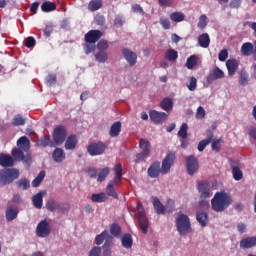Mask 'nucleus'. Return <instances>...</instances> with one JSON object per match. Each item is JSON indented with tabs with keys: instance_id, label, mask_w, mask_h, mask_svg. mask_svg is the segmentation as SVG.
I'll use <instances>...</instances> for the list:
<instances>
[{
	"instance_id": "1",
	"label": "nucleus",
	"mask_w": 256,
	"mask_h": 256,
	"mask_svg": "<svg viewBox=\"0 0 256 256\" xmlns=\"http://www.w3.org/2000/svg\"><path fill=\"white\" fill-rule=\"evenodd\" d=\"M175 159H177V154L174 152L168 153L165 158L162 161V167L161 162H154L149 168H148V175L152 179L157 178V176L161 173V175H167L169 171H171V166L175 163Z\"/></svg>"
},
{
	"instance_id": "2",
	"label": "nucleus",
	"mask_w": 256,
	"mask_h": 256,
	"mask_svg": "<svg viewBox=\"0 0 256 256\" xmlns=\"http://www.w3.org/2000/svg\"><path fill=\"white\" fill-rule=\"evenodd\" d=\"M231 203V196H229L225 191L216 192L211 200L212 209L216 213H223L225 209L229 208Z\"/></svg>"
},
{
	"instance_id": "3",
	"label": "nucleus",
	"mask_w": 256,
	"mask_h": 256,
	"mask_svg": "<svg viewBox=\"0 0 256 256\" xmlns=\"http://www.w3.org/2000/svg\"><path fill=\"white\" fill-rule=\"evenodd\" d=\"M176 227L179 235H187V233H191L193 229L191 228V220L187 214H180L176 219Z\"/></svg>"
},
{
	"instance_id": "4",
	"label": "nucleus",
	"mask_w": 256,
	"mask_h": 256,
	"mask_svg": "<svg viewBox=\"0 0 256 256\" xmlns=\"http://www.w3.org/2000/svg\"><path fill=\"white\" fill-rule=\"evenodd\" d=\"M211 185L207 181H201L198 183V191L200 194L199 207L203 209H209V202L205 201L210 196Z\"/></svg>"
},
{
	"instance_id": "5",
	"label": "nucleus",
	"mask_w": 256,
	"mask_h": 256,
	"mask_svg": "<svg viewBox=\"0 0 256 256\" xmlns=\"http://www.w3.org/2000/svg\"><path fill=\"white\" fill-rule=\"evenodd\" d=\"M152 203L157 215H165L166 213H173L174 211L175 202H173V200L171 199L167 201V207H165V205H163V203H161V200H159V198L157 197H152Z\"/></svg>"
},
{
	"instance_id": "6",
	"label": "nucleus",
	"mask_w": 256,
	"mask_h": 256,
	"mask_svg": "<svg viewBox=\"0 0 256 256\" xmlns=\"http://www.w3.org/2000/svg\"><path fill=\"white\" fill-rule=\"evenodd\" d=\"M15 179H19V170L15 168L5 169L0 172V185H9Z\"/></svg>"
},
{
	"instance_id": "7",
	"label": "nucleus",
	"mask_w": 256,
	"mask_h": 256,
	"mask_svg": "<svg viewBox=\"0 0 256 256\" xmlns=\"http://www.w3.org/2000/svg\"><path fill=\"white\" fill-rule=\"evenodd\" d=\"M53 142L55 145H63L67 139V128L65 126H57L52 134Z\"/></svg>"
},
{
	"instance_id": "8",
	"label": "nucleus",
	"mask_w": 256,
	"mask_h": 256,
	"mask_svg": "<svg viewBox=\"0 0 256 256\" xmlns=\"http://www.w3.org/2000/svg\"><path fill=\"white\" fill-rule=\"evenodd\" d=\"M36 235L41 239H45L51 235V224L47 220H41L36 227Z\"/></svg>"
},
{
	"instance_id": "9",
	"label": "nucleus",
	"mask_w": 256,
	"mask_h": 256,
	"mask_svg": "<svg viewBox=\"0 0 256 256\" xmlns=\"http://www.w3.org/2000/svg\"><path fill=\"white\" fill-rule=\"evenodd\" d=\"M150 121L154 123V125H163L165 121L169 119V114L165 112H159L157 110H151L149 112Z\"/></svg>"
},
{
	"instance_id": "10",
	"label": "nucleus",
	"mask_w": 256,
	"mask_h": 256,
	"mask_svg": "<svg viewBox=\"0 0 256 256\" xmlns=\"http://www.w3.org/2000/svg\"><path fill=\"white\" fill-rule=\"evenodd\" d=\"M105 143L103 142H96V143H91L87 147V152L91 157H97V155H103L105 153Z\"/></svg>"
},
{
	"instance_id": "11",
	"label": "nucleus",
	"mask_w": 256,
	"mask_h": 256,
	"mask_svg": "<svg viewBox=\"0 0 256 256\" xmlns=\"http://www.w3.org/2000/svg\"><path fill=\"white\" fill-rule=\"evenodd\" d=\"M23 151L20 148H13L12 149V157H14L15 161H24V163H31V155L28 152Z\"/></svg>"
},
{
	"instance_id": "12",
	"label": "nucleus",
	"mask_w": 256,
	"mask_h": 256,
	"mask_svg": "<svg viewBox=\"0 0 256 256\" xmlns=\"http://www.w3.org/2000/svg\"><path fill=\"white\" fill-rule=\"evenodd\" d=\"M188 175H195L199 170V160L195 156H189L186 160Z\"/></svg>"
},
{
	"instance_id": "13",
	"label": "nucleus",
	"mask_w": 256,
	"mask_h": 256,
	"mask_svg": "<svg viewBox=\"0 0 256 256\" xmlns=\"http://www.w3.org/2000/svg\"><path fill=\"white\" fill-rule=\"evenodd\" d=\"M101 37H103L101 30H90L85 34L84 39L86 43L95 44Z\"/></svg>"
},
{
	"instance_id": "14",
	"label": "nucleus",
	"mask_w": 256,
	"mask_h": 256,
	"mask_svg": "<svg viewBox=\"0 0 256 256\" xmlns=\"http://www.w3.org/2000/svg\"><path fill=\"white\" fill-rule=\"evenodd\" d=\"M229 163L232 169L233 179L235 181H241V179H243V171H241V168H239V162L233 159H230Z\"/></svg>"
},
{
	"instance_id": "15",
	"label": "nucleus",
	"mask_w": 256,
	"mask_h": 256,
	"mask_svg": "<svg viewBox=\"0 0 256 256\" xmlns=\"http://www.w3.org/2000/svg\"><path fill=\"white\" fill-rule=\"evenodd\" d=\"M223 77H225L223 70H221L219 67H216L208 74L206 81L209 85H211L213 81L223 79Z\"/></svg>"
},
{
	"instance_id": "16",
	"label": "nucleus",
	"mask_w": 256,
	"mask_h": 256,
	"mask_svg": "<svg viewBox=\"0 0 256 256\" xmlns=\"http://www.w3.org/2000/svg\"><path fill=\"white\" fill-rule=\"evenodd\" d=\"M122 54H123V57L126 59L127 63H129L130 67H133L134 65L137 64V53L127 48H124L122 50Z\"/></svg>"
},
{
	"instance_id": "17",
	"label": "nucleus",
	"mask_w": 256,
	"mask_h": 256,
	"mask_svg": "<svg viewBox=\"0 0 256 256\" xmlns=\"http://www.w3.org/2000/svg\"><path fill=\"white\" fill-rule=\"evenodd\" d=\"M19 215V208L13 204H9L6 209V220L15 221Z\"/></svg>"
},
{
	"instance_id": "18",
	"label": "nucleus",
	"mask_w": 256,
	"mask_h": 256,
	"mask_svg": "<svg viewBox=\"0 0 256 256\" xmlns=\"http://www.w3.org/2000/svg\"><path fill=\"white\" fill-rule=\"evenodd\" d=\"M15 165V159L9 155L0 153V167H13Z\"/></svg>"
},
{
	"instance_id": "19",
	"label": "nucleus",
	"mask_w": 256,
	"mask_h": 256,
	"mask_svg": "<svg viewBox=\"0 0 256 256\" xmlns=\"http://www.w3.org/2000/svg\"><path fill=\"white\" fill-rule=\"evenodd\" d=\"M18 149H22L24 153H29V149H31V142L27 136H22L17 141Z\"/></svg>"
},
{
	"instance_id": "20",
	"label": "nucleus",
	"mask_w": 256,
	"mask_h": 256,
	"mask_svg": "<svg viewBox=\"0 0 256 256\" xmlns=\"http://www.w3.org/2000/svg\"><path fill=\"white\" fill-rule=\"evenodd\" d=\"M196 221H198L200 227H207V223H209V214L203 210L197 211Z\"/></svg>"
},
{
	"instance_id": "21",
	"label": "nucleus",
	"mask_w": 256,
	"mask_h": 256,
	"mask_svg": "<svg viewBox=\"0 0 256 256\" xmlns=\"http://www.w3.org/2000/svg\"><path fill=\"white\" fill-rule=\"evenodd\" d=\"M256 246V236L254 237H247L240 241V248L241 249H251Z\"/></svg>"
},
{
	"instance_id": "22",
	"label": "nucleus",
	"mask_w": 256,
	"mask_h": 256,
	"mask_svg": "<svg viewBox=\"0 0 256 256\" xmlns=\"http://www.w3.org/2000/svg\"><path fill=\"white\" fill-rule=\"evenodd\" d=\"M226 67L228 69V75L233 76L237 69H239V62L236 59H228L226 61Z\"/></svg>"
},
{
	"instance_id": "23",
	"label": "nucleus",
	"mask_w": 256,
	"mask_h": 256,
	"mask_svg": "<svg viewBox=\"0 0 256 256\" xmlns=\"http://www.w3.org/2000/svg\"><path fill=\"white\" fill-rule=\"evenodd\" d=\"M47 192H38L32 197L33 206L36 209H41L43 207V195H46Z\"/></svg>"
},
{
	"instance_id": "24",
	"label": "nucleus",
	"mask_w": 256,
	"mask_h": 256,
	"mask_svg": "<svg viewBox=\"0 0 256 256\" xmlns=\"http://www.w3.org/2000/svg\"><path fill=\"white\" fill-rule=\"evenodd\" d=\"M55 163H63L65 161V151L62 148H56L52 154Z\"/></svg>"
},
{
	"instance_id": "25",
	"label": "nucleus",
	"mask_w": 256,
	"mask_h": 256,
	"mask_svg": "<svg viewBox=\"0 0 256 256\" xmlns=\"http://www.w3.org/2000/svg\"><path fill=\"white\" fill-rule=\"evenodd\" d=\"M211 44V38L208 33H203L198 37V45L202 47V49H207Z\"/></svg>"
},
{
	"instance_id": "26",
	"label": "nucleus",
	"mask_w": 256,
	"mask_h": 256,
	"mask_svg": "<svg viewBox=\"0 0 256 256\" xmlns=\"http://www.w3.org/2000/svg\"><path fill=\"white\" fill-rule=\"evenodd\" d=\"M77 136L76 135H70L65 142V149L67 151H73V149H75V147H77Z\"/></svg>"
},
{
	"instance_id": "27",
	"label": "nucleus",
	"mask_w": 256,
	"mask_h": 256,
	"mask_svg": "<svg viewBox=\"0 0 256 256\" xmlns=\"http://www.w3.org/2000/svg\"><path fill=\"white\" fill-rule=\"evenodd\" d=\"M121 127V121L114 122L110 127V137H119V135L121 134Z\"/></svg>"
},
{
	"instance_id": "28",
	"label": "nucleus",
	"mask_w": 256,
	"mask_h": 256,
	"mask_svg": "<svg viewBox=\"0 0 256 256\" xmlns=\"http://www.w3.org/2000/svg\"><path fill=\"white\" fill-rule=\"evenodd\" d=\"M113 241V238L109 235V231L104 230L101 234L97 235L95 238L96 245H102L104 241Z\"/></svg>"
},
{
	"instance_id": "29",
	"label": "nucleus",
	"mask_w": 256,
	"mask_h": 256,
	"mask_svg": "<svg viewBox=\"0 0 256 256\" xmlns=\"http://www.w3.org/2000/svg\"><path fill=\"white\" fill-rule=\"evenodd\" d=\"M139 147L142 150V153H146V155H151V142L147 139H140Z\"/></svg>"
},
{
	"instance_id": "30",
	"label": "nucleus",
	"mask_w": 256,
	"mask_h": 256,
	"mask_svg": "<svg viewBox=\"0 0 256 256\" xmlns=\"http://www.w3.org/2000/svg\"><path fill=\"white\" fill-rule=\"evenodd\" d=\"M164 57L167 59V61H170V63H175V61H177L179 58V53L175 49H168L165 52Z\"/></svg>"
},
{
	"instance_id": "31",
	"label": "nucleus",
	"mask_w": 256,
	"mask_h": 256,
	"mask_svg": "<svg viewBox=\"0 0 256 256\" xmlns=\"http://www.w3.org/2000/svg\"><path fill=\"white\" fill-rule=\"evenodd\" d=\"M139 220V227L144 235H147L149 231V220L147 219V216H142L138 218Z\"/></svg>"
},
{
	"instance_id": "32",
	"label": "nucleus",
	"mask_w": 256,
	"mask_h": 256,
	"mask_svg": "<svg viewBox=\"0 0 256 256\" xmlns=\"http://www.w3.org/2000/svg\"><path fill=\"white\" fill-rule=\"evenodd\" d=\"M254 51H253V44L250 42H246L242 45L241 47V54L244 57H249L250 55H253Z\"/></svg>"
},
{
	"instance_id": "33",
	"label": "nucleus",
	"mask_w": 256,
	"mask_h": 256,
	"mask_svg": "<svg viewBox=\"0 0 256 256\" xmlns=\"http://www.w3.org/2000/svg\"><path fill=\"white\" fill-rule=\"evenodd\" d=\"M160 107L163 109V111H172L173 110V100L171 98H164L160 102Z\"/></svg>"
},
{
	"instance_id": "34",
	"label": "nucleus",
	"mask_w": 256,
	"mask_h": 256,
	"mask_svg": "<svg viewBox=\"0 0 256 256\" xmlns=\"http://www.w3.org/2000/svg\"><path fill=\"white\" fill-rule=\"evenodd\" d=\"M122 247H124V249H131L133 247V238L131 237V234L123 235Z\"/></svg>"
},
{
	"instance_id": "35",
	"label": "nucleus",
	"mask_w": 256,
	"mask_h": 256,
	"mask_svg": "<svg viewBox=\"0 0 256 256\" xmlns=\"http://www.w3.org/2000/svg\"><path fill=\"white\" fill-rule=\"evenodd\" d=\"M91 201L93 203H105V201H107V194H105V192L92 194Z\"/></svg>"
},
{
	"instance_id": "36",
	"label": "nucleus",
	"mask_w": 256,
	"mask_h": 256,
	"mask_svg": "<svg viewBox=\"0 0 256 256\" xmlns=\"http://www.w3.org/2000/svg\"><path fill=\"white\" fill-rule=\"evenodd\" d=\"M41 9L44 13H51L57 9V5L51 1H46L41 5Z\"/></svg>"
},
{
	"instance_id": "37",
	"label": "nucleus",
	"mask_w": 256,
	"mask_h": 256,
	"mask_svg": "<svg viewBox=\"0 0 256 256\" xmlns=\"http://www.w3.org/2000/svg\"><path fill=\"white\" fill-rule=\"evenodd\" d=\"M106 193L109 197H113L114 199H119V195L115 190V185H113V181H110L106 188Z\"/></svg>"
},
{
	"instance_id": "38",
	"label": "nucleus",
	"mask_w": 256,
	"mask_h": 256,
	"mask_svg": "<svg viewBox=\"0 0 256 256\" xmlns=\"http://www.w3.org/2000/svg\"><path fill=\"white\" fill-rule=\"evenodd\" d=\"M113 245V240L106 239L102 246V256H111V246Z\"/></svg>"
},
{
	"instance_id": "39",
	"label": "nucleus",
	"mask_w": 256,
	"mask_h": 256,
	"mask_svg": "<svg viewBox=\"0 0 256 256\" xmlns=\"http://www.w3.org/2000/svg\"><path fill=\"white\" fill-rule=\"evenodd\" d=\"M103 7V2L101 0H92L88 4L89 11H99Z\"/></svg>"
},
{
	"instance_id": "40",
	"label": "nucleus",
	"mask_w": 256,
	"mask_h": 256,
	"mask_svg": "<svg viewBox=\"0 0 256 256\" xmlns=\"http://www.w3.org/2000/svg\"><path fill=\"white\" fill-rule=\"evenodd\" d=\"M212 139H213V134L210 133L208 135V139L201 140L198 144V151L200 153L205 151V147H207V145H209V143H211Z\"/></svg>"
},
{
	"instance_id": "41",
	"label": "nucleus",
	"mask_w": 256,
	"mask_h": 256,
	"mask_svg": "<svg viewBox=\"0 0 256 256\" xmlns=\"http://www.w3.org/2000/svg\"><path fill=\"white\" fill-rule=\"evenodd\" d=\"M59 203L53 199H50L46 202V209L48 211H51L52 213H55L59 209Z\"/></svg>"
},
{
	"instance_id": "42",
	"label": "nucleus",
	"mask_w": 256,
	"mask_h": 256,
	"mask_svg": "<svg viewBox=\"0 0 256 256\" xmlns=\"http://www.w3.org/2000/svg\"><path fill=\"white\" fill-rule=\"evenodd\" d=\"M171 21H174V23H181L182 21H185V14L181 12H174L170 14Z\"/></svg>"
},
{
	"instance_id": "43",
	"label": "nucleus",
	"mask_w": 256,
	"mask_h": 256,
	"mask_svg": "<svg viewBox=\"0 0 256 256\" xmlns=\"http://www.w3.org/2000/svg\"><path fill=\"white\" fill-rule=\"evenodd\" d=\"M109 173H110L109 167L103 168L98 174V177H97L98 183H103V181H105V179H107V177L109 176Z\"/></svg>"
},
{
	"instance_id": "44",
	"label": "nucleus",
	"mask_w": 256,
	"mask_h": 256,
	"mask_svg": "<svg viewBox=\"0 0 256 256\" xmlns=\"http://www.w3.org/2000/svg\"><path fill=\"white\" fill-rule=\"evenodd\" d=\"M110 233L113 237H121V226L117 223H113L110 226Z\"/></svg>"
},
{
	"instance_id": "45",
	"label": "nucleus",
	"mask_w": 256,
	"mask_h": 256,
	"mask_svg": "<svg viewBox=\"0 0 256 256\" xmlns=\"http://www.w3.org/2000/svg\"><path fill=\"white\" fill-rule=\"evenodd\" d=\"M45 179V171H40L38 176L32 181V187H39Z\"/></svg>"
},
{
	"instance_id": "46",
	"label": "nucleus",
	"mask_w": 256,
	"mask_h": 256,
	"mask_svg": "<svg viewBox=\"0 0 256 256\" xmlns=\"http://www.w3.org/2000/svg\"><path fill=\"white\" fill-rule=\"evenodd\" d=\"M17 187L22 189L23 191H27L29 187H31V182L27 178L21 179L20 181L16 182Z\"/></svg>"
},
{
	"instance_id": "47",
	"label": "nucleus",
	"mask_w": 256,
	"mask_h": 256,
	"mask_svg": "<svg viewBox=\"0 0 256 256\" xmlns=\"http://www.w3.org/2000/svg\"><path fill=\"white\" fill-rule=\"evenodd\" d=\"M12 125L14 126V127H19V126H23V125H25V119H24V117L23 116H21V115H16V116H14V118H13V120H12Z\"/></svg>"
},
{
	"instance_id": "48",
	"label": "nucleus",
	"mask_w": 256,
	"mask_h": 256,
	"mask_svg": "<svg viewBox=\"0 0 256 256\" xmlns=\"http://www.w3.org/2000/svg\"><path fill=\"white\" fill-rule=\"evenodd\" d=\"M95 59L98 61V63H105L109 57L105 51H100L95 54Z\"/></svg>"
},
{
	"instance_id": "49",
	"label": "nucleus",
	"mask_w": 256,
	"mask_h": 256,
	"mask_svg": "<svg viewBox=\"0 0 256 256\" xmlns=\"http://www.w3.org/2000/svg\"><path fill=\"white\" fill-rule=\"evenodd\" d=\"M189 129V126L187 123H183L178 131V137H181V139H187V131Z\"/></svg>"
},
{
	"instance_id": "50",
	"label": "nucleus",
	"mask_w": 256,
	"mask_h": 256,
	"mask_svg": "<svg viewBox=\"0 0 256 256\" xmlns=\"http://www.w3.org/2000/svg\"><path fill=\"white\" fill-rule=\"evenodd\" d=\"M37 145H39L40 147H53V144H51V139L49 137L40 138L37 141Z\"/></svg>"
},
{
	"instance_id": "51",
	"label": "nucleus",
	"mask_w": 256,
	"mask_h": 256,
	"mask_svg": "<svg viewBox=\"0 0 256 256\" xmlns=\"http://www.w3.org/2000/svg\"><path fill=\"white\" fill-rule=\"evenodd\" d=\"M247 83H249V74H247V72L245 71H242L239 77V85H242L243 87H245Z\"/></svg>"
},
{
	"instance_id": "52",
	"label": "nucleus",
	"mask_w": 256,
	"mask_h": 256,
	"mask_svg": "<svg viewBox=\"0 0 256 256\" xmlns=\"http://www.w3.org/2000/svg\"><path fill=\"white\" fill-rule=\"evenodd\" d=\"M197 65V56L192 55L186 61L187 69H193Z\"/></svg>"
},
{
	"instance_id": "53",
	"label": "nucleus",
	"mask_w": 256,
	"mask_h": 256,
	"mask_svg": "<svg viewBox=\"0 0 256 256\" xmlns=\"http://www.w3.org/2000/svg\"><path fill=\"white\" fill-rule=\"evenodd\" d=\"M189 91H195L197 89V78L195 76H191L189 80V84H187Z\"/></svg>"
},
{
	"instance_id": "54",
	"label": "nucleus",
	"mask_w": 256,
	"mask_h": 256,
	"mask_svg": "<svg viewBox=\"0 0 256 256\" xmlns=\"http://www.w3.org/2000/svg\"><path fill=\"white\" fill-rule=\"evenodd\" d=\"M97 49L99 51H107V49H109V43L107 42V40H100L97 44Z\"/></svg>"
},
{
	"instance_id": "55",
	"label": "nucleus",
	"mask_w": 256,
	"mask_h": 256,
	"mask_svg": "<svg viewBox=\"0 0 256 256\" xmlns=\"http://www.w3.org/2000/svg\"><path fill=\"white\" fill-rule=\"evenodd\" d=\"M221 143H223L222 139L214 140L212 142V151L219 153V151H221Z\"/></svg>"
},
{
	"instance_id": "56",
	"label": "nucleus",
	"mask_w": 256,
	"mask_h": 256,
	"mask_svg": "<svg viewBox=\"0 0 256 256\" xmlns=\"http://www.w3.org/2000/svg\"><path fill=\"white\" fill-rule=\"evenodd\" d=\"M160 25H162L163 29H171V21H169V18L162 17L160 19Z\"/></svg>"
},
{
	"instance_id": "57",
	"label": "nucleus",
	"mask_w": 256,
	"mask_h": 256,
	"mask_svg": "<svg viewBox=\"0 0 256 256\" xmlns=\"http://www.w3.org/2000/svg\"><path fill=\"white\" fill-rule=\"evenodd\" d=\"M199 29H205L207 27V16L201 15L198 22Z\"/></svg>"
},
{
	"instance_id": "58",
	"label": "nucleus",
	"mask_w": 256,
	"mask_h": 256,
	"mask_svg": "<svg viewBox=\"0 0 256 256\" xmlns=\"http://www.w3.org/2000/svg\"><path fill=\"white\" fill-rule=\"evenodd\" d=\"M205 108L203 106H199L196 111V119H205Z\"/></svg>"
},
{
	"instance_id": "59",
	"label": "nucleus",
	"mask_w": 256,
	"mask_h": 256,
	"mask_svg": "<svg viewBox=\"0 0 256 256\" xmlns=\"http://www.w3.org/2000/svg\"><path fill=\"white\" fill-rule=\"evenodd\" d=\"M227 57H229V52H227V49L221 50L218 54L219 61H227Z\"/></svg>"
},
{
	"instance_id": "60",
	"label": "nucleus",
	"mask_w": 256,
	"mask_h": 256,
	"mask_svg": "<svg viewBox=\"0 0 256 256\" xmlns=\"http://www.w3.org/2000/svg\"><path fill=\"white\" fill-rule=\"evenodd\" d=\"M47 83L51 85H55L57 83V75L55 74H50L46 78Z\"/></svg>"
},
{
	"instance_id": "61",
	"label": "nucleus",
	"mask_w": 256,
	"mask_h": 256,
	"mask_svg": "<svg viewBox=\"0 0 256 256\" xmlns=\"http://www.w3.org/2000/svg\"><path fill=\"white\" fill-rule=\"evenodd\" d=\"M35 43H36V41H35V38H34V37L29 36L28 38H26V43H25V45H26V47H27L28 49H31V47H35Z\"/></svg>"
},
{
	"instance_id": "62",
	"label": "nucleus",
	"mask_w": 256,
	"mask_h": 256,
	"mask_svg": "<svg viewBox=\"0 0 256 256\" xmlns=\"http://www.w3.org/2000/svg\"><path fill=\"white\" fill-rule=\"evenodd\" d=\"M89 256H101V247H93L89 252Z\"/></svg>"
},
{
	"instance_id": "63",
	"label": "nucleus",
	"mask_w": 256,
	"mask_h": 256,
	"mask_svg": "<svg viewBox=\"0 0 256 256\" xmlns=\"http://www.w3.org/2000/svg\"><path fill=\"white\" fill-rule=\"evenodd\" d=\"M137 213H138V218L146 217L145 216V208L143 207V204L138 203V205H137Z\"/></svg>"
},
{
	"instance_id": "64",
	"label": "nucleus",
	"mask_w": 256,
	"mask_h": 256,
	"mask_svg": "<svg viewBox=\"0 0 256 256\" xmlns=\"http://www.w3.org/2000/svg\"><path fill=\"white\" fill-rule=\"evenodd\" d=\"M94 19L96 25H105V16L97 14Z\"/></svg>"
}]
</instances>
